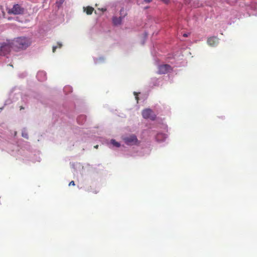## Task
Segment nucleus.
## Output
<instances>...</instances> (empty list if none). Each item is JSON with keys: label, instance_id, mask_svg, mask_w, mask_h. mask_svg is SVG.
I'll use <instances>...</instances> for the list:
<instances>
[{"label": "nucleus", "instance_id": "nucleus-1", "mask_svg": "<svg viewBox=\"0 0 257 257\" xmlns=\"http://www.w3.org/2000/svg\"><path fill=\"white\" fill-rule=\"evenodd\" d=\"M30 40L26 37H19L12 42L14 49L16 51L25 49L30 45Z\"/></svg>", "mask_w": 257, "mask_h": 257}, {"label": "nucleus", "instance_id": "nucleus-2", "mask_svg": "<svg viewBox=\"0 0 257 257\" xmlns=\"http://www.w3.org/2000/svg\"><path fill=\"white\" fill-rule=\"evenodd\" d=\"M25 12V9L19 4H15L13 7L8 10V13L10 15H23Z\"/></svg>", "mask_w": 257, "mask_h": 257}, {"label": "nucleus", "instance_id": "nucleus-3", "mask_svg": "<svg viewBox=\"0 0 257 257\" xmlns=\"http://www.w3.org/2000/svg\"><path fill=\"white\" fill-rule=\"evenodd\" d=\"M11 48L14 49L12 42L3 43L0 47L1 55H6L10 52Z\"/></svg>", "mask_w": 257, "mask_h": 257}, {"label": "nucleus", "instance_id": "nucleus-4", "mask_svg": "<svg viewBox=\"0 0 257 257\" xmlns=\"http://www.w3.org/2000/svg\"><path fill=\"white\" fill-rule=\"evenodd\" d=\"M123 141L127 145H133L137 144L138 140L135 135H130L123 138Z\"/></svg>", "mask_w": 257, "mask_h": 257}, {"label": "nucleus", "instance_id": "nucleus-5", "mask_svg": "<svg viewBox=\"0 0 257 257\" xmlns=\"http://www.w3.org/2000/svg\"><path fill=\"white\" fill-rule=\"evenodd\" d=\"M120 16L119 18H117L116 17H114L112 18L113 24L115 26L120 25L122 19L127 15L126 13L124 12L123 8H122L120 10Z\"/></svg>", "mask_w": 257, "mask_h": 257}, {"label": "nucleus", "instance_id": "nucleus-6", "mask_svg": "<svg viewBox=\"0 0 257 257\" xmlns=\"http://www.w3.org/2000/svg\"><path fill=\"white\" fill-rule=\"evenodd\" d=\"M142 115L144 118H150L151 120H155L156 115L151 109H145L142 111Z\"/></svg>", "mask_w": 257, "mask_h": 257}, {"label": "nucleus", "instance_id": "nucleus-7", "mask_svg": "<svg viewBox=\"0 0 257 257\" xmlns=\"http://www.w3.org/2000/svg\"><path fill=\"white\" fill-rule=\"evenodd\" d=\"M172 70V69L170 65L168 64H163L158 67V73L160 74H165L170 72Z\"/></svg>", "mask_w": 257, "mask_h": 257}, {"label": "nucleus", "instance_id": "nucleus-8", "mask_svg": "<svg viewBox=\"0 0 257 257\" xmlns=\"http://www.w3.org/2000/svg\"><path fill=\"white\" fill-rule=\"evenodd\" d=\"M207 43L209 46L215 47L219 43V39L217 37H210L208 38Z\"/></svg>", "mask_w": 257, "mask_h": 257}, {"label": "nucleus", "instance_id": "nucleus-9", "mask_svg": "<svg viewBox=\"0 0 257 257\" xmlns=\"http://www.w3.org/2000/svg\"><path fill=\"white\" fill-rule=\"evenodd\" d=\"M84 11L86 12L87 15L92 14L93 11H94V9L91 7H87L86 8H83Z\"/></svg>", "mask_w": 257, "mask_h": 257}, {"label": "nucleus", "instance_id": "nucleus-10", "mask_svg": "<svg viewBox=\"0 0 257 257\" xmlns=\"http://www.w3.org/2000/svg\"><path fill=\"white\" fill-rule=\"evenodd\" d=\"M110 142L111 144L116 147H119L120 146V144L116 142L114 140L112 139Z\"/></svg>", "mask_w": 257, "mask_h": 257}, {"label": "nucleus", "instance_id": "nucleus-11", "mask_svg": "<svg viewBox=\"0 0 257 257\" xmlns=\"http://www.w3.org/2000/svg\"><path fill=\"white\" fill-rule=\"evenodd\" d=\"M57 45H58V46H53V53H54V52H55V51H56V49H57L58 47H59V48H61V47H62V44H61V43H59V42H58V43H57Z\"/></svg>", "mask_w": 257, "mask_h": 257}, {"label": "nucleus", "instance_id": "nucleus-12", "mask_svg": "<svg viewBox=\"0 0 257 257\" xmlns=\"http://www.w3.org/2000/svg\"><path fill=\"white\" fill-rule=\"evenodd\" d=\"M74 185H75V183H74V181H71L69 184V186H74Z\"/></svg>", "mask_w": 257, "mask_h": 257}, {"label": "nucleus", "instance_id": "nucleus-13", "mask_svg": "<svg viewBox=\"0 0 257 257\" xmlns=\"http://www.w3.org/2000/svg\"><path fill=\"white\" fill-rule=\"evenodd\" d=\"M22 136L23 137L26 138V139H28V135L27 134H25V133H23L22 134Z\"/></svg>", "mask_w": 257, "mask_h": 257}, {"label": "nucleus", "instance_id": "nucleus-14", "mask_svg": "<svg viewBox=\"0 0 257 257\" xmlns=\"http://www.w3.org/2000/svg\"><path fill=\"white\" fill-rule=\"evenodd\" d=\"M162 135H163L162 134H158V135H157V136H156V139H157V140H159L160 137L161 136H162Z\"/></svg>", "mask_w": 257, "mask_h": 257}, {"label": "nucleus", "instance_id": "nucleus-15", "mask_svg": "<svg viewBox=\"0 0 257 257\" xmlns=\"http://www.w3.org/2000/svg\"><path fill=\"white\" fill-rule=\"evenodd\" d=\"M134 94L136 95V99L137 100V101H138V99H139V98H138V97L137 96V92H134Z\"/></svg>", "mask_w": 257, "mask_h": 257}, {"label": "nucleus", "instance_id": "nucleus-16", "mask_svg": "<svg viewBox=\"0 0 257 257\" xmlns=\"http://www.w3.org/2000/svg\"><path fill=\"white\" fill-rule=\"evenodd\" d=\"M152 1L151 0H144V2L147 3H150Z\"/></svg>", "mask_w": 257, "mask_h": 257}, {"label": "nucleus", "instance_id": "nucleus-17", "mask_svg": "<svg viewBox=\"0 0 257 257\" xmlns=\"http://www.w3.org/2000/svg\"><path fill=\"white\" fill-rule=\"evenodd\" d=\"M183 36H184V37H187L188 36V34H186V33H185V34H183Z\"/></svg>", "mask_w": 257, "mask_h": 257}, {"label": "nucleus", "instance_id": "nucleus-18", "mask_svg": "<svg viewBox=\"0 0 257 257\" xmlns=\"http://www.w3.org/2000/svg\"><path fill=\"white\" fill-rule=\"evenodd\" d=\"M162 1H164L166 3L169 1V0H162Z\"/></svg>", "mask_w": 257, "mask_h": 257}, {"label": "nucleus", "instance_id": "nucleus-19", "mask_svg": "<svg viewBox=\"0 0 257 257\" xmlns=\"http://www.w3.org/2000/svg\"><path fill=\"white\" fill-rule=\"evenodd\" d=\"M94 147V148H95V149H97V148H98V145H96V146H95Z\"/></svg>", "mask_w": 257, "mask_h": 257}, {"label": "nucleus", "instance_id": "nucleus-20", "mask_svg": "<svg viewBox=\"0 0 257 257\" xmlns=\"http://www.w3.org/2000/svg\"><path fill=\"white\" fill-rule=\"evenodd\" d=\"M138 3H139V5H140L141 4V3L140 0L138 1Z\"/></svg>", "mask_w": 257, "mask_h": 257}, {"label": "nucleus", "instance_id": "nucleus-21", "mask_svg": "<svg viewBox=\"0 0 257 257\" xmlns=\"http://www.w3.org/2000/svg\"><path fill=\"white\" fill-rule=\"evenodd\" d=\"M24 109V107L23 106H21L20 109Z\"/></svg>", "mask_w": 257, "mask_h": 257}]
</instances>
